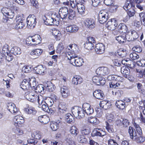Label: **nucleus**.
Segmentation results:
<instances>
[{"label": "nucleus", "mask_w": 145, "mask_h": 145, "mask_svg": "<svg viewBox=\"0 0 145 145\" xmlns=\"http://www.w3.org/2000/svg\"><path fill=\"white\" fill-rule=\"evenodd\" d=\"M135 129L132 127H129L128 132L131 139H133L137 143L144 142L145 140V138L142 135V131L141 128L137 124L134 125Z\"/></svg>", "instance_id": "nucleus-1"}, {"label": "nucleus", "mask_w": 145, "mask_h": 145, "mask_svg": "<svg viewBox=\"0 0 145 145\" xmlns=\"http://www.w3.org/2000/svg\"><path fill=\"white\" fill-rule=\"evenodd\" d=\"M107 79L109 81H112L109 83L110 88L116 89L120 88L123 80L122 77L114 75H109Z\"/></svg>", "instance_id": "nucleus-2"}, {"label": "nucleus", "mask_w": 145, "mask_h": 145, "mask_svg": "<svg viewBox=\"0 0 145 145\" xmlns=\"http://www.w3.org/2000/svg\"><path fill=\"white\" fill-rule=\"evenodd\" d=\"M67 57L70 63L74 66L79 67L82 65L84 62L82 58L78 57L74 52L68 53Z\"/></svg>", "instance_id": "nucleus-3"}, {"label": "nucleus", "mask_w": 145, "mask_h": 145, "mask_svg": "<svg viewBox=\"0 0 145 145\" xmlns=\"http://www.w3.org/2000/svg\"><path fill=\"white\" fill-rule=\"evenodd\" d=\"M70 5L72 8H77L78 12L80 14L83 15L85 14V9L84 3V0H70Z\"/></svg>", "instance_id": "nucleus-4"}, {"label": "nucleus", "mask_w": 145, "mask_h": 145, "mask_svg": "<svg viewBox=\"0 0 145 145\" xmlns=\"http://www.w3.org/2000/svg\"><path fill=\"white\" fill-rule=\"evenodd\" d=\"M25 97L27 99L32 102L37 101L38 103H40L43 101V97L41 95H37L35 91L26 92Z\"/></svg>", "instance_id": "nucleus-5"}, {"label": "nucleus", "mask_w": 145, "mask_h": 145, "mask_svg": "<svg viewBox=\"0 0 145 145\" xmlns=\"http://www.w3.org/2000/svg\"><path fill=\"white\" fill-rule=\"evenodd\" d=\"M73 115L76 117H78L79 118H83L85 116V111L83 109L78 106L74 107L72 110Z\"/></svg>", "instance_id": "nucleus-6"}, {"label": "nucleus", "mask_w": 145, "mask_h": 145, "mask_svg": "<svg viewBox=\"0 0 145 145\" xmlns=\"http://www.w3.org/2000/svg\"><path fill=\"white\" fill-rule=\"evenodd\" d=\"M108 14L105 10L100 11L99 14V21L100 23L103 24L107 20Z\"/></svg>", "instance_id": "nucleus-7"}, {"label": "nucleus", "mask_w": 145, "mask_h": 145, "mask_svg": "<svg viewBox=\"0 0 145 145\" xmlns=\"http://www.w3.org/2000/svg\"><path fill=\"white\" fill-rule=\"evenodd\" d=\"M36 17L34 15H30L27 18V26L33 28L36 25Z\"/></svg>", "instance_id": "nucleus-8"}, {"label": "nucleus", "mask_w": 145, "mask_h": 145, "mask_svg": "<svg viewBox=\"0 0 145 145\" xmlns=\"http://www.w3.org/2000/svg\"><path fill=\"white\" fill-rule=\"evenodd\" d=\"M44 17L46 18V20H44V23L46 25H57L59 24V19H57V18L56 17L55 18L50 17L46 18L45 16Z\"/></svg>", "instance_id": "nucleus-9"}, {"label": "nucleus", "mask_w": 145, "mask_h": 145, "mask_svg": "<svg viewBox=\"0 0 145 145\" xmlns=\"http://www.w3.org/2000/svg\"><path fill=\"white\" fill-rule=\"evenodd\" d=\"M118 25L117 21L116 19L114 18L111 19L110 21L107 22L106 26L108 29L113 30L116 28H117Z\"/></svg>", "instance_id": "nucleus-10"}, {"label": "nucleus", "mask_w": 145, "mask_h": 145, "mask_svg": "<svg viewBox=\"0 0 145 145\" xmlns=\"http://www.w3.org/2000/svg\"><path fill=\"white\" fill-rule=\"evenodd\" d=\"M109 70L107 67H101L98 68L96 71V74L100 76L108 75L109 73Z\"/></svg>", "instance_id": "nucleus-11"}, {"label": "nucleus", "mask_w": 145, "mask_h": 145, "mask_svg": "<svg viewBox=\"0 0 145 145\" xmlns=\"http://www.w3.org/2000/svg\"><path fill=\"white\" fill-rule=\"evenodd\" d=\"M68 110V106L65 103L61 102L58 107V113L59 114H63Z\"/></svg>", "instance_id": "nucleus-12"}, {"label": "nucleus", "mask_w": 145, "mask_h": 145, "mask_svg": "<svg viewBox=\"0 0 145 145\" xmlns=\"http://www.w3.org/2000/svg\"><path fill=\"white\" fill-rule=\"evenodd\" d=\"M39 107L40 108L41 107L42 110L48 112L50 114H53L54 113V111L50 108L48 107L47 103L44 101V99L43 97V101L40 103H38Z\"/></svg>", "instance_id": "nucleus-13"}, {"label": "nucleus", "mask_w": 145, "mask_h": 145, "mask_svg": "<svg viewBox=\"0 0 145 145\" xmlns=\"http://www.w3.org/2000/svg\"><path fill=\"white\" fill-rule=\"evenodd\" d=\"M13 120L14 125L16 126H22L24 122V118L20 115L15 116L13 118Z\"/></svg>", "instance_id": "nucleus-14"}, {"label": "nucleus", "mask_w": 145, "mask_h": 145, "mask_svg": "<svg viewBox=\"0 0 145 145\" xmlns=\"http://www.w3.org/2000/svg\"><path fill=\"white\" fill-rule=\"evenodd\" d=\"M1 12L5 17L9 18H13L15 15V13L8 8H3Z\"/></svg>", "instance_id": "nucleus-15"}, {"label": "nucleus", "mask_w": 145, "mask_h": 145, "mask_svg": "<svg viewBox=\"0 0 145 145\" xmlns=\"http://www.w3.org/2000/svg\"><path fill=\"white\" fill-rule=\"evenodd\" d=\"M68 9L67 7H63L60 9L59 11V15L56 16L58 18L60 17L62 19H65L67 17L68 13Z\"/></svg>", "instance_id": "nucleus-16"}, {"label": "nucleus", "mask_w": 145, "mask_h": 145, "mask_svg": "<svg viewBox=\"0 0 145 145\" xmlns=\"http://www.w3.org/2000/svg\"><path fill=\"white\" fill-rule=\"evenodd\" d=\"M85 26L90 29L94 28L95 26V20L93 19L87 18L84 21Z\"/></svg>", "instance_id": "nucleus-17"}, {"label": "nucleus", "mask_w": 145, "mask_h": 145, "mask_svg": "<svg viewBox=\"0 0 145 145\" xmlns=\"http://www.w3.org/2000/svg\"><path fill=\"white\" fill-rule=\"evenodd\" d=\"M82 107L83 109L88 115H90L93 113V109L89 103H84L82 105Z\"/></svg>", "instance_id": "nucleus-18"}, {"label": "nucleus", "mask_w": 145, "mask_h": 145, "mask_svg": "<svg viewBox=\"0 0 145 145\" xmlns=\"http://www.w3.org/2000/svg\"><path fill=\"white\" fill-rule=\"evenodd\" d=\"M31 81L30 78H29L28 79H24L20 84V88L23 89L25 90L29 89L30 86L29 82Z\"/></svg>", "instance_id": "nucleus-19"}, {"label": "nucleus", "mask_w": 145, "mask_h": 145, "mask_svg": "<svg viewBox=\"0 0 145 145\" xmlns=\"http://www.w3.org/2000/svg\"><path fill=\"white\" fill-rule=\"evenodd\" d=\"M106 134L105 132L103 131L102 129L98 128L94 129L91 133L93 136H96L103 137L105 136Z\"/></svg>", "instance_id": "nucleus-20"}, {"label": "nucleus", "mask_w": 145, "mask_h": 145, "mask_svg": "<svg viewBox=\"0 0 145 145\" xmlns=\"http://www.w3.org/2000/svg\"><path fill=\"white\" fill-rule=\"evenodd\" d=\"M121 71L125 77L130 80V70L128 67L125 66H123L121 69Z\"/></svg>", "instance_id": "nucleus-21"}, {"label": "nucleus", "mask_w": 145, "mask_h": 145, "mask_svg": "<svg viewBox=\"0 0 145 145\" xmlns=\"http://www.w3.org/2000/svg\"><path fill=\"white\" fill-rule=\"evenodd\" d=\"M95 49L97 54H101L104 52L105 46L103 43H99L96 44Z\"/></svg>", "instance_id": "nucleus-22"}, {"label": "nucleus", "mask_w": 145, "mask_h": 145, "mask_svg": "<svg viewBox=\"0 0 145 145\" xmlns=\"http://www.w3.org/2000/svg\"><path fill=\"white\" fill-rule=\"evenodd\" d=\"M8 109L14 115L20 112L19 109L16 108L15 104L12 103H9L8 105Z\"/></svg>", "instance_id": "nucleus-23"}, {"label": "nucleus", "mask_w": 145, "mask_h": 145, "mask_svg": "<svg viewBox=\"0 0 145 145\" xmlns=\"http://www.w3.org/2000/svg\"><path fill=\"white\" fill-rule=\"evenodd\" d=\"M43 50L41 49H36L31 51L30 54L35 59L41 55Z\"/></svg>", "instance_id": "nucleus-24"}, {"label": "nucleus", "mask_w": 145, "mask_h": 145, "mask_svg": "<svg viewBox=\"0 0 145 145\" xmlns=\"http://www.w3.org/2000/svg\"><path fill=\"white\" fill-rule=\"evenodd\" d=\"M93 94L94 97L99 99H102L104 97V93L101 90H96L93 92Z\"/></svg>", "instance_id": "nucleus-25"}, {"label": "nucleus", "mask_w": 145, "mask_h": 145, "mask_svg": "<svg viewBox=\"0 0 145 145\" xmlns=\"http://www.w3.org/2000/svg\"><path fill=\"white\" fill-rule=\"evenodd\" d=\"M99 105L101 107L106 110L110 108L111 104L109 101L104 100L100 102Z\"/></svg>", "instance_id": "nucleus-26"}, {"label": "nucleus", "mask_w": 145, "mask_h": 145, "mask_svg": "<svg viewBox=\"0 0 145 145\" xmlns=\"http://www.w3.org/2000/svg\"><path fill=\"white\" fill-rule=\"evenodd\" d=\"M9 46L7 44H5L3 46L2 52L0 53V58H2L4 57V56L8 54V53L9 52Z\"/></svg>", "instance_id": "nucleus-27"}, {"label": "nucleus", "mask_w": 145, "mask_h": 145, "mask_svg": "<svg viewBox=\"0 0 145 145\" xmlns=\"http://www.w3.org/2000/svg\"><path fill=\"white\" fill-rule=\"evenodd\" d=\"M78 29V26L74 25L68 26L66 28L67 32L70 33H76Z\"/></svg>", "instance_id": "nucleus-28"}, {"label": "nucleus", "mask_w": 145, "mask_h": 145, "mask_svg": "<svg viewBox=\"0 0 145 145\" xmlns=\"http://www.w3.org/2000/svg\"><path fill=\"white\" fill-rule=\"evenodd\" d=\"M46 69L45 66L42 65H39L36 68V73L40 74L43 75L46 72Z\"/></svg>", "instance_id": "nucleus-29"}, {"label": "nucleus", "mask_w": 145, "mask_h": 145, "mask_svg": "<svg viewBox=\"0 0 145 145\" xmlns=\"http://www.w3.org/2000/svg\"><path fill=\"white\" fill-rule=\"evenodd\" d=\"M118 30L120 33H127L128 32V29L127 26L124 24H120L118 26L117 28Z\"/></svg>", "instance_id": "nucleus-30"}, {"label": "nucleus", "mask_w": 145, "mask_h": 145, "mask_svg": "<svg viewBox=\"0 0 145 145\" xmlns=\"http://www.w3.org/2000/svg\"><path fill=\"white\" fill-rule=\"evenodd\" d=\"M32 42L33 43V45H35L40 43L41 39L40 36L38 35H35L33 36H31Z\"/></svg>", "instance_id": "nucleus-31"}, {"label": "nucleus", "mask_w": 145, "mask_h": 145, "mask_svg": "<svg viewBox=\"0 0 145 145\" xmlns=\"http://www.w3.org/2000/svg\"><path fill=\"white\" fill-rule=\"evenodd\" d=\"M78 48V46L77 45L75 44H72L69 45L68 46H67L66 48V50H69L68 51L67 54L66 56L68 54V53L69 52H74V53L76 51L77 49Z\"/></svg>", "instance_id": "nucleus-32"}, {"label": "nucleus", "mask_w": 145, "mask_h": 145, "mask_svg": "<svg viewBox=\"0 0 145 145\" xmlns=\"http://www.w3.org/2000/svg\"><path fill=\"white\" fill-rule=\"evenodd\" d=\"M83 81L82 78L80 76L76 75L72 78V82L74 84L77 85L78 84H80Z\"/></svg>", "instance_id": "nucleus-33"}, {"label": "nucleus", "mask_w": 145, "mask_h": 145, "mask_svg": "<svg viewBox=\"0 0 145 145\" xmlns=\"http://www.w3.org/2000/svg\"><path fill=\"white\" fill-rule=\"evenodd\" d=\"M38 120L44 124L48 123L50 121L49 117L46 115L40 116L38 118Z\"/></svg>", "instance_id": "nucleus-34"}, {"label": "nucleus", "mask_w": 145, "mask_h": 145, "mask_svg": "<svg viewBox=\"0 0 145 145\" xmlns=\"http://www.w3.org/2000/svg\"><path fill=\"white\" fill-rule=\"evenodd\" d=\"M61 92L62 97L64 98L67 97L70 93L69 89L65 86H63L61 88Z\"/></svg>", "instance_id": "nucleus-35"}, {"label": "nucleus", "mask_w": 145, "mask_h": 145, "mask_svg": "<svg viewBox=\"0 0 145 145\" xmlns=\"http://www.w3.org/2000/svg\"><path fill=\"white\" fill-rule=\"evenodd\" d=\"M52 35L57 39H60L61 38V34L60 31L55 28H53L50 30Z\"/></svg>", "instance_id": "nucleus-36"}, {"label": "nucleus", "mask_w": 145, "mask_h": 145, "mask_svg": "<svg viewBox=\"0 0 145 145\" xmlns=\"http://www.w3.org/2000/svg\"><path fill=\"white\" fill-rule=\"evenodd\" d=\"M135 4L134 3H131L129 1H127L125 2V5L123 6V8L125 10H128L131 8H134Z\"/></svg>", "instance_id": "nucleus-37"}, {"label": "nucleus", "mask_w": 145, "mask_h": 145, "mask_svg": "<svg viewBox=\"0 0 145 145\" xmlns=\"http://www.w3.org/2000/svg\"><path fill=\"white\" fill-rule=\"evenodd\" d=\"M128 35H125L118 36L116 37V40H117L120 44H123L126 41Z\"/></svg>", "instance_id": "nucleus-38"}, {"label": "nucleus", "mask_w": 145, "mask_h": 145, "mask_svg": "<svg viewBox=\"0 0 145 145\" xmlns=\"http://www.w3.org/2000/svg\"><path fill=\"white\" fill-rule=\"evenodd\" d=\"M44 87L46 88L47 90L50 92L53 91L55 88L54 85L50 82H48L45 84Z\"/></svg>", "instance_id": "nucleus-39"}, {"label": "nucleus", "mask_w": 145, "mask_h": 145, "mask_svg": "<svg viewBox=\"0 0 145 145\" xmlns=\"http://www.w3.org/2000/svg\"><path fill=\"white\" fill-rule=\"evenodd\" d=\"M116 105L118 108L122 110L124 109L126 106L125 102L121 100L117 101L116 103Z\"/></svg>", "instance_id": "nucleus-40"}, {"label": "nucleus", "mask_w": 145, "mask_h": 145, "mask_svg": "<svg viewBox=\"0 0 145 145\" xmlns=\"http://www.w3.org/2000/svg\"><path fill=\"white\" fill-rule=\"evenodd\" d=\"M65 140L69 145H76V143L70 134H68L66 135Z\"/></svg>", "instance_id": "nucleus-41"}, {"label": "nucleus", "mask_w": 145, "mask_h": 145, "mask_svg": "<svg viewBox=\"0 0 145 145\" xmlns=\"http://www.w3.org/2000/svg\"><path fill=\"white\" fill-rule=\"evenodd\" d=\"M24 111L25 112L29 114L35 115L37 113V111L35 108L33 107H28L24 109Z\"/></svg>", "instance_id": "nucleus-42"}, {"label": "nucleus", "mask_w": 145, "mask_h": 145, "mask_svg": "<svg viewBox=\"0 0 145 145\" xmlns=\"http://www.w3.org/2000/svg\"><path fill=\"white\" fill-rule=\"evenodd\" d=\"M11 52L15 55L21 54V51L20 48L17 46H14L11 49Z\"/></svg>", "instance_id": "nucleus-43"}, {"label": "nucleus", "mask_w": 145, "mask_h": 145, "mask_svg": "<svg viewBox=\"0 0 145 145\" xmlns=\"http://www.w3.org/2000/svg\"><path fill=\"white\" fill-rule=\"evenodd\" d=\"M131 38H129V40H132L137 39L139 37L138 34L135 31H131Z\"/></svg>", "instance_id": "nucleus-44"}, {"label": "nucleus", "mask_w": 145, "mask_h": 145, "mask_svg": "<svg viewBox=\"0 0 145 145\" xmlns=\"http://www.w3.org/2000/svg\"><path fill=\"white\" fill-rule=\"evenodd\" d=\"M117 55L121 57H125L127 55L126 50L125 49L121 48L118 51Z\"/></svg>", "instance_id": "nucleus-45"}, {"label": "nucleus", "mask_w": 145, "mask_h": 145, "mask_svg": "<svg viewBox=\"0 0 145 145\" xmlns=\"http://www.w3.org/2000/svg\"><path fill=\"white\" fill-rule=\"evenodd\" d=\"M65 119L67 122L69 123H71L73 121L74 118L71 114L68 113L65 115Z\"/></svg>", "instance_id": "nucleus-46"}, {"label": "nucleus", "mask_w": 145, "mask_h": 145, "mask_svg": "<svg viewBox=\"0 0 145 145\" xmlns=\"http://www.w3.org/2000/svg\"><path fill=\"white\" fill-rule=\"evenodd\" d=\"M70 133L73 136H76L79 133L78 131L77 128L75 126H72L70 129Z\"/></svg>", "instance_id": "nucleus-47"}, {"label": "nucleus", "mask_w": 145, "mask_h": 145, "mask_svg": "<svg viewBox=\"0 0 145 145\" xmlns=\"http://www.w3.org/2000/svg\"><path fill=\"white\" fill-rule=\"evenodd\" d=\"M92 80L93 82L97 84H102L101 81L102 80V78L97 76H93V77Z\"/></svg>", "instance_id": "nucleus-48"}, {"label": "nucleus", "mask_w": 145, "mask_h": 145, "mask_svg": "<svg viewBox=\"0 0 145 145\" xmlns=\"http://www.w3.org/2000/svg\"><path fill=\"white\" fill-rule=\"evenodd\" d=\"M106 128L107 131L110 133H113L114 131V126L113 125L111 124V123L110 124L108 122H106Z\"/></svg>", "instance_id": "nucleus-49"}, {"label": "nucleus", "mask_w": 145, "mask_h": 145, "mask_svg": "<svg viewBox=\"0 0 145 145\" xmlns=\"http://www.w3.org/2000/svg\"><path fill=\"white\" fill-rule=\"evenodd\" d=\"M31 136L32 138L40 139L41 137V134L40 132L36 131L32 133Z\"/></svg>", "instance_id": "nucleus-50"}, {"label": "nucleus", "mask_w": 145, "mask_h": 145, "mask_svg": "<svg viewBox=\"0 0 145 145\" xmlns=\"http://www.w3.org/2000/svg\"><path fill=\"white\" fill-rule=\"evenodd\" d=\"M68 14V18L70 20H72L75 17V12L72 10H70Z\"/></svg>", "instance_id": "nucleus-51"}, {"label": "nucleus", "mask_w": 145, "mask_h": 145, "mask_svg": "<svg viewBox=\"0 0 145 145\" xmlns=\"http://www.w3.org/2000/svg\"><path fill=\"white\" fill-rule=\"evenodd\" d=\"M81 132L82 135H87L90 132L89 129L88 127L82 128L81 130Z\"/></svg>", "instance_id": "nucleus-52"}, {"label": "nucleus", "mask_w": 145, "mask_h": 145, "mask_svg": "<svg viewBox=\"0 0 145 145\" xmlns=\"http://www.w3.org/2000/svg\"><path fill=\"white\" fill-rule=\"evenodd\" d=\"M16 22V24L14 26L15 29L18 30L19 29H21L24 27L25 24L23 22Z\"/></svg>", "instance_id": "nucleus-53"}, {"label": "nucleus", "mask_w": 145, "mask_h": 145, "mask_svg": "<svg viewBox=\"0 0 145 145\" xmlns=\"http://www.w3.org/2000/svg\"><path fill=\"white\" fill-rule=\"evenodd\" d=\"M31 70V67L30 66L25 65L22 68V72H23L28 73Z\"/></svg>", "instance_id": "nucleus-54"}, {"label": "nucleus", "mask_w": 145, "mask_h": 145, "mask_svg": "<svg viewBox=\"0 0 145 145\" xmlns=\"http://www.w3.org/2000/svg\"><path fill=\"white\" fill-rule=\"evenodd\" d=\"M50 127L53 131H56L59 127L57 123L55 122H52L50 124Z\"/></svg>", "instance_id": "nucleus-55"}, {"label": "nucleus", "mask_w": 145, "mask_h": 145, "mask_svg": "<svg viewBox=\"0 0 145 145\" xmlns=\"http://www.w3.org/2000/svg\"><path fill=\"white\" fill-rule=\"evenodd\" d=\"M35 90H36L35 92H37L38 93H41L43 92L44 90V88L42 85H39L36 86Z\"/></svg>", "instance_id": "nucleus-56"}, {"label": "nucleus", "mask_w": 145, "mask_h": 145, "mask_svg": "<svg viewBox=\"0 0 145 145\" xmlns=\"http://www.w3.org/2000/svg\"><path fill=\"white\" fill-rule=\"evenodd\" d=\"M94 44L88 42H86L84 44V47L86 49L88 50H91L93 48Z\"/></svg>", "instance_id": "nucleus-57"}, {"label": "nucleus", "mask_w": 145, "mask_h": 145, "mask_svg": "<svg viewBox=\"0 0 145 145\" xmlns=\"http://www.w3.org/2000/svg\"><path fill=\"white\" fill-rule=\"evenodd\" d=\"M112 92L113 95H115L118 97H119L121 96V94L122 93L123 91L122 90L118 89L116 90L113 91Z\"/></svg>", "instance_id": "nucleus-58"}, {"label": "nucleus", "mask_w": 145, "mask_h": 145, "mask_svg": "<svg viewBox=\"0 0 145 145\" xmlns=\"http://www.w3.org/2000/svg\"><path fill=\"white\" fill-rule=\"evenodd\" d=\"M127 10H128L127 13L128 15V17L127 16V17H128L129 18L130 17L133 16L135 14V11L134 10V8H131Z\"/></svg>", "instance_id": "nucleus-59"}, {"label": "nucleus", "mask_w": 145, "mask_h": 145, "mask_svg": "<svg viewBox=\"0 0 145 145\" xmlns=\"http://www.w3.org/2000/svg\"><path fill=\"white\" fill-rule=\"evenodd\" d=\"M133 51L138 53L141 52L142 51V48L139 45H136L134 46L133 48Z\"/></svg>", "instance_id": "nucleus-60"}, {"label": "nucleus", "mask_w": 145, "mask_h": 145, "mask_svg": "<svg viewBox=\"0 0 145 145\" xmlns=\"http://www.w3.org/2000/svg\"><path fill=\"white\" fill-rule=\"evenodd\" d=\"M57 97L55 95H54V98H53L54 99H52L50 98L47 102V103L48 106H52L54 103V101H55L57 99Z\"/></svg>", "instance_id": "nucleus-61"}, {"label": "nucleus", "mask_w": 145, "mask_h": 145, "mask_svg": "<svg viewBox=\"0 0 145 145\" xmlns=\"http://www.w3.org/2000/svg\"><path fill=\"white\" fill-rule=\"evenodd\" d=\"M130 57L132 59L134 60L137 59L139 57L138 55L135 52L130 54Z\"/></svg>", "instance_id": "nucleus-62"}, {"label": "nucleus", "mask_w": 145, "mask_h": 145, "mask_svg": "<svg viewBox=\"0 0 145 145\" xmlns=\"http://www.w3.org/2000/svg\"><path fill=\"white\" fill-rule=\"evenodd\" d=\"M79 142L82 143H86L87 142V139L85 138L84 136H81L78 138Z\"/></svg>", "instance_id": "nucleus-63"}, {"label": "nucleus", "mask_w": 145, "mask_h": 145, "mask_svg": "<svg viewBox=\"0 0 145 145\" xmlns=\"http://www.w3.org/2000/svg\"><path fill=\"white\" fill-rule=\"evenodd\" d=\"M23 14L18 15L16 18V22H23V20H24V18L23 16Z\"/></svg>", "instance_id": "nucleus-64"}]
</instances>
